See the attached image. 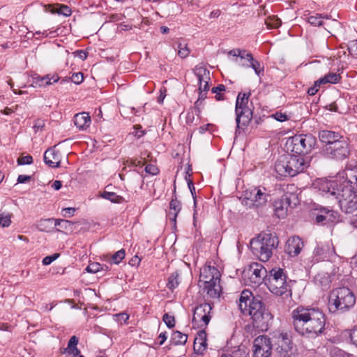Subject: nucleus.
<instances>
[{
    "mask_svg": "<svg viewBox=\"0 0 357 357\" xmlns=\"http://www.w3.org/2000/svg\"><path fill=\"white\" fill-rule=\"evenodd\" d=\"M167 335H166V332H163V333H161L158 338H157V341H158V344L159 345H162L163 344V343L165 342V340H167Z\"/></svg>",
    "mask_w": 357,
    "mask_h": 357,
    "instance_id": "nucleus-62",
    "label": "nucleus"
},
{
    "mask_svg": "<svg viewBox=\"0 0 357 357\" xmlns=\"http://www.w3.org/2000/svg\"><path fill=\"white\" fill-rule=\"evenodd\" d=\"M274 119L280 122L285 121L288 119L287 115L282 112H276L273 115Z\"/></svg>",
    "mask_w": 357,
    "mask_h": 357,
    "instance_id": "nucleus-55",
    "label": "nucleus"
},
{
    "mask_svg": "<svg viewBox=\"0 0 357 357\" xmlns=\"http://www.w3.org/2000/svg\"><path fill=\"white\" fill-rule=\"evenodd\" d=\"M349 52L357 56V40L351 41L348 47Z\"/></svg>",
    "mask_w": 357,
    "mask_h": 357,
    "instance_id": "nucleus-54",
    "label": "nucleus"
},
{
    "mask_svg": "<svg viewBox=\"0 0 357 357\" xmlns=\"http://www.w3.org/2000/svg\"><path fill=\"white\" fill-rule=\"evenodd\" d=\"M101 269H104L103 264H100V263L98 262L90 263L86 268V271L87 272L92 273H96L100 271Z\"/></svg>",
    "mask_w": 357,
    "mask_h": 357,
    "instance_id": "nucleus-41",
    "label": "nucleus"
},
{
    "mask_svg": "<svg viewBox=\"0 0 357 357\" xmlns=\"http://www.w3.org/2000/svg\"><path fill=\"white\" fill-rule=\"evenodd\" d=\"M355 303L356 296L354 293L347 287H341L334 289L331 294L328 308L333 313L337 311L344 312L352 307Z\"/></svg>",
    "mask_w": 357,
    "mask_h": 357,
    "instance_id": "nucleus-5",
    "label": "nucleus"
},
{
    "mask_svg": "<svg viewBox=\"0 0 357 357\" xmlns=\"http://www.w3.org/2000/svg\"><path fill=\"white\" fill-rule=\"evenodd\" d=\"M37 228L41 231L50 232L54 228V219L41 220L37 224Z\"/></svg>",
    "mask_w": 357,
    "mask_h": 357,
    "instance_id": "nucleus-26",
    "label": "nucleus"
},
{
    "mask_svg": "<svg viewBox=\"0 0 357 357\" xmlns=\"http://www.w3.org/2000/svg\"><path fill=\"white\" fill-rule=\"evenodd\" d=\"M31 177L26 175H19L17 178V182L20 183H25L31 180Z\"/></svg>",
    "mask_w": 357,
    "mask_h": 357,
    "instance_id": "nucleus-61",
    "label": "nucleus"
},
{
    "mask_svg": "<svg viewBox=\"0 0 357 357\" xmlns=\"http://www.w3.org/2000/svg\"><path fill=\"white\" fill-rule=\"evenodd\" d=\"M315 221L317 224H326V222H324V221L326 222V214L320 213V214L316 216Z\"/></svg>",
    "mask_w": 357,
    "mask_h": 357,
    "instance_id": "nucleus-59",
    "label": "nucleus"
},
{
    "mask_svg": "<svg viewBox=\"0 0 357 357\" xmlns=\"http://www.w3.org/2000/svg\"><path fill=\"white\" fill-rule=\"evenodd\" d=\"M195 73L198 79L199 84L206 80H210V71L204 67H197Z\"/></svg>",
    "mask_w": 357,
    "mask_h": 357,
    "instance_id": "nucleus-29",
    "label": "nucleus"
},
{
    "mask_svg": "<svg viewBox=\"0 0 357 357\" xmlns=\"http://www.w3.org/2000/svg\"><path fill=\"white\" fill-rule=\"evenodd\" d=\"M304 246L303 241L298 236L290 237L286 243L285 251L291 256L298 255Z\"/></svg>",
    "mask_w": 357,
    "mask_h": 357,
    "instance_id": "nucleus-21",
    "label": "nucleus"
},
{
    "mask_svg": "<svg viewBox=\"0 0 357 357\" xmlns=\"http://www.w3.org/2000/svg\"><path fill=\"white\" fill-rule=\"evenodd\" d=\"M179 283V275L177 272H174L169 275L168 278L167 287L169 289L173 291L175 288H176L178 286Z\"/></svg>",
    "mask_w": 357,
    "mask_h": 357,
    "instance_id": "nucleus-30",
    "label": "nucleus"
},
{
    "mask_svg": "<svg viewBox=\"0 0 357 357\" xmlns=\"http://www.w3.org/2000/svg\"><path fill=\"white\" fill-rule=\"evenodd\" d=\"M318 137L321 142L324 144L322 147H329L330 145L332 146L344 137L339 132L328 130L319 131Z\"/></svg>",
    "mask_w": 357,
    "mask_h": 357,
    "instance_id": "nucleus-20",
    "label": "nucleus"
},
{
    "mask_svg": "<svg viewBox=\"0 0 357 357\" xmlns=\"http://www.w3.org/2000/svg\"><path fill=\"white\" fill-rule=\"evenodd\" d=\"M78 342L79 340L75 335L72 336L68 341V347L65 350L68 351L73 348L77 347Z\"/></svg>",
    "mask_w": 357,
    "mask_h": 357,
    "instance_id": "nucleus-48",
    "label": "nucleus"
},
{
    "mask_svg": "<svg viewBox=\"0 0 357 357\" xmlns=\"http://www.w3.org/2000/svg\"><path fill=\"white\" fill-rule=\"evenodd\" d=\"M178 54L182 59L188 57L190 53V50L188 48V45L185 43H179L178 45Z\"/></svg>",
    "mask_w": 357,
    "mask_h": 357,
    "instance_id": "nucleus-39",
    "label": "nucleus"
},
{
    "mask_svg": "<svg viewBox=\"0 0 357 357\" xmlns=\"http://www.w3.org/2000/svg\"><path fill=\"white\" fill-rule=\"evenodd\" d=\"M341 79V76L340 74L336 73H328L325 75L324 77L319 79V82H321L323 84H336L340 82Z\"/></svg>",
    "mask_w": 357,
    "mask_h": 357,
    "instance_id": "nucleus-28",
    "label": "nucleus"
},
{
    "mask_svg": "<svg viewBox=\"0 0 357 357\" xmlns=\"http://www.w3.org/2000/svg\"><path fill=\"white\" fill-rule=\"evenodd\" d=\"M206 345L205 333L202 332L199 334V337L195 338L194 350L198 354L202 353L206 349Z\"/></svg>",
    "mask_w": 357,
    "mask_h": 357,
    "instance_id": "nucleus-24",
    "label": "nucleus"
},
{
    "mask_svg": "<svg viewBox=\"0 0 357 357\" xmlns=\"http://www.w3.org/2000/svg\"><path fill=\"white\" fill-rule=\"evenodd\" d=\"M145 171L146 173L150 174L151 175H156L159 172L158 169L153 165H148L145 167Z\"/></svg>",
    "mask_w": 357,
    "mask_h": 357,
    "instance_id": "nucleus-53",
    "label": "nucleus"
},
{
    "mask_svg": "<svg viewBox=\"0 0 357 357\" xmlns=\"http://www.w3.org/2000/svg\"><path fill=\"white\" fill-rule=\"evenodd\" d=\"M335 253V248L331 241L319 243L313 252V261H324Z\"/></svg>",
    "mask_w": 357,
    "mask_h": 357,
    "instance_id": "nucleus-16",
    "label": "nucleus"
},
{
    "mask_svg": "<svg viewBox=\"0 0 357 357\" xmlns=\"http://www.w3.org/2000/svg\"><path fill=\"white\" fill-rule=\"evenodd\" d=\"M172 339L175 344H185L188 340V335L176 331L173 333Z\"/></svg>",
    "mask_w": 357,
    "mask_h": 357,
    "instance_id": "nucleus-31",
    "label": "nucleus"
},
{
    "mask_svg": "<svg viewBox=\"0 0 357 357\" xmlns=\"http://www.w3.org/2000/svg\"><path fill=\"white\" fill-rule=\"evenodd\" d=\"M221 357H250L248 353L245 352V351H239V356L237 352L234 353L233 355L230 354H223Z\"/></svg>",
    "mask_w": 357,
    "mask_h": 357,
    "instance_id": "nucleus-56",
    "label": "nucleus"
},
{
    "mask_svg": "<svg viewBox=\"0 0 357 357\" xmlns=\"http://www.w3.org/2000/svg\"><path fill=\"white\" fill-rule=\"evenodd\" d=\"M322 18L328 19L327 15L325 17L321 15H312L308 17V22L314 26H324V22L322 21Z\"/></svg>",
    "mask_w": 357,
    "mask_h": 357,
    "instance_id": "nucleus-34",
    "label": "nucleus"
},
{
    "mask_svg": "<svg viewBox=\"0 0 357 357\" xmlns=\"http://www.w3.org/2000/svg\"><path fill=\"white\" fill-rule=\"evenodd\" d=\"M272 346V342L266 335L258 336L253 342V357H270Z\"/></svg>",
    "mask_w": 357,
    "mask_h": 357,
    "instance_id": "nucleus-12",
    "label": "nucleus"
},
{
    "mask_svg": "<svg viewBox=\"0 0 357 357\" xmlns=\"http://www.w3.org/2000/svg\"><path fill=\"white\" fill-rule=\"evenodd\" d=\"M181 203L177 199L176 195L172 199L169 203V209L167 212V217L171 222L174 224V227H176V218L178 214L181 211Z\"/></svg>",
    "mask_w": 357,
    "mask_h": 357,
    "instance_id": "nucleus-22",
    "label": "nucleus"
},
{
    "mask_svg": "<svg viewBox=\"0 0 357 357\" xmlns=\"http://www.w3.org/2000/svg\"><path fill=\"white\" fill-rule=\"evenodd\" d=\"M208 81L206 80L199 84V91H208L209 90Z\"/></svg>",
    "mask_w": 357,
    "mask_h": 357,
    "instance_id": "nucleus-60",
    "label": "nucleus"
},
{
    "mask_svg": "<svg viewBox=\"0 0 357 357\" xmlns=\"http://www.w3.org/2000/svg\"><path fill=\"white\" fill-rule=\"evenodd\" d=\"M59 257V254H58V253H55V254H54L53 255H51V256H47V257L43 258V264L45 265V266L49 265L52 261L56 260Z\"/></svg>",
    "mask_w": 357,
    "mask_h": 357,
    "instance_id": "nucleus-49",
    "label": "nucleus"
},
{
    "mask_svg": "<svg viewBox=\"0 0 357 357\" xmlns=\"http://www.w3.org/2000/svg\"><path fill=\"white\" fill-rule=\"evenodd\" d=\"M135 131L132 132V134L137 138H140L144 135L145 131L142 130V126L140 125L134 126Z\"/></svg>",
    "mask_w": 357,
    "mask_h": 357,
    "instance_id": "nucleus-52",
    "label": "nucleus"
},
{
    "mask_svg": "<svg viewBox=\"0 0 357 357\" xmlns=\"http://www.w3.org/2000/svg\"><path fill=\"white\" fill-rule=\"evenodd\" d=\"M91 120L87 112H81L75 115L74 123L79 130H86L89 127Z\"/></svg>",
    "mask_w": 357,
    "mask_h": 357,
    "instance_id": "nucleus-23",
    "label": "nucleus"
},
{
    "mask_svg": "<svg viewBox=\"0 0 357 357\" xmlns=\"http://www.w3.org/2000/svg\"><path fill=\"white\" fill-rule=\"evenodd\" d=\"M323 84L321 82H319V79L314 82L312 86L310 87L307 89V94L309 96H314L315 95L318 91L319 89Z\"/></svg>",
    "mask_w": 357,
    "mask_h": 357,
    "instance_id": "nucleus-44",
    "label": "nucleus"
},
{
    "mask_svg": "<svg viewBox=\"0 0 357 357\" xmlns=\"http://www.w3.org/2000/svg\"><path fill=\"white\" fill-rule=\"evenodd\" d=\"M55 147L49 148L44 153L45 163L52 168L59 167L61 161V154Z\"/></svg>",
    "mask_w": 357,
    "mask_h": 357,
    "instance_id": "nucleus-19",
    "label": "nucleus"
},
{
    "mask_svg": "<svg viewBox=\"0 0 357 357\" xmlns=\"http://www.w3.org/2000/svg\"><path fill=\"white\" fill-rule=\"evenodd\" d=\"M308 158L292 153L281 155L275 162V169L280 176H294L309 167Z\"/></svg>",
    "mask_w": 357,
    "mask_h": 357,
    "instance_id": "nucleus-3",
    "label": "nucleus"
},
{
    "mask_svg": "<svg viewBox=\"0 0 357 357\" xmlns=\"http://www.w3.org/2000/svg\"><path fill=\"white\" fill-rule=\"evenodd\" d=\"M250 95V92L239 93L237 96L235 112L236 115V127L238 129L248 126L252 119V110L248 105Z\"/></svg>",
    "mask_w": 357,
    "mask_h": 357,
    "instance_id": "nucleus-9",
    "label": "nucleus"
},
{
    "mask_svg": "<svg viewBox=\"0 0 357 357\" xmlns=\"http://www.w3.org/2000/svg\"><path fill=\"white\" fill-rule=\"evenodd\" d=\"M72 225V222L67 220H63V219H54V227H59L60 229H57V231H61L62 229H66L68 227H70Z\"/></svg>",
    "mask_w": 357,
    "mask_h": 357,
    "instance_id": "nucleus-40",
    "label": "nucleus"
},
{
    "mask_svg": "<svg viewBox=\"0 0 357 357\" xmlns=\"http://www.w3.org/2000/svg\"><path fill=\"white\" fill-rule=\"evenodd\" d=\"M226 87L224 84H218L217 86L213 87L211 91L213 93H215V99L218 101L224 100V96L221 92L225 91Z\"/></svg>",
    "mask_w": 357,
    "mask_h": 357,
    "instance_id": "nucleus-38",
    "label": "nucleus"
},
{
    "mask_svg": "<svg viewBox=\"0 0 357 357\" xmlns=\"http://www.w3.org/2000/svg\"><path fill=\"white\" fill-rule=\"evenodd\" d=\"M278 238L275 236L262 232L250 241V250L260 261L266 262L273 255V250L278 247Z\"/></svg>",
    "mask_w": 357,
    "mask_h": 357,
    "instance_id": "nucleus-4",
    "label": "nucleus"
},
{
    "mask_svg": "<svg viewBox=\"0 0 357 357\" xmlns=\"http://www.w3.org/2000/svg\"><path fill=\"white\" fill-rule=\"evenodd\" d=\"M58 13L64 16H70L71 15V10L68 6L61 5Z\"/></svg>",
    "mask_w": 357,
    "mask_h": 357,
    "instance_id": "nucleus-50",
    "label": "nucleus"
},
{
    "mask_svg": "<svg viewBox=\"0 0 357 357\" xmlns=\"http://www.w3.org/2000/svg\"><path fill=\"white\" fill-rule=\"evenodd\" d=\"M295 331L303 336L314 338L324 332L326 317L318 307L298 306L291 313Z\"/></svg>",
    "mask_w": 357,
    "mask_h": 357,
    "instance_id": "nucleus-1",
    "label": "nucleus"
},
{
    "mask_svg": "<svg viewBox=\"0 0 357 357\" xmlns=\"http://www.w3.org/2000/svg\"><path fill=\"white\" fill-rule=\"evenodd\" d=\"M266 24L267 26L276 29L281 25V20L277 16H270L266 20Z\"/></svg>",
    "mask_w": 357,
    "mask_h": 357,
    "instance_id": "nucleus-35",
    "label": "nucleus"
},
{
    "mask_svg": "<svg viewBox=\"0 0 357 357\" xmlns=\"http://www.w3.org/2000/svg\"><path fill=\"white\" fill-rule=\"evenodd\" d=\"M317 209L319 210L320 213L326 214V222L333 223L338 221L340 218L338 212L322 206Z\"/></svg>",
    "mask_w": 357,
    "mask_h": 357,
    "instance_id": "nucleus-25",
    "label": "nucleus"
},
{
    "mask_svg": "<svg viewBox=\"0 0 357 357\" xmlns=\"http://www.w3.org/2000/svg\"><path fill=\"white\" fill-rule=\"evenodd\" d=\"M162 320L169 328L174 327L175 319L174 316H171L167 313H165L162 317Z\"/></svg>",
    "mask_w": 357,
    "mask_h": 357,
    "instance_id": "nucleus-43",
    "label": "nucleus"
},
{
    "mask_svg": "<svg viewBox=\"0 0 357 357\" xmlns=\"http://www.w3.org/2000/svg\"><path fill=\"white\" fill-rule=\"evenodd\" d=\"M61 186H62V183L61 181H59V180L54 181L52 184V188L56 190H60Z\"/></svg>",
    "mask_w": 357,
    "mask_h": 357,
    "instance_id": "nucleus-64",
    "label": "nucleus"
},
{
    "mask_svg": "<svg viewBox=\"0 0 357 357\" xmlns=\"http://www.w3.org/2000/svg\"><path fill=\"white\" fill-rule=\"evenodd\" d=\"M220 273L219 270L211 265H205L200 272V282L204 283V288L207 290V294L213 298L220 297L222 288L220 284Z\"/></svg>",
    "mask_w": 357,
    "mask_h": 357,
    "instance_id": "nucleus-7",
    "label": "nucleus"
},
{
    "mask_svg": "<svg viewBox=\"0 0 357 357\" xmlns=\"http://www.w3.org/2000/svg\"><path fill=\"white\" fill-rule=\"evenodd\" d=\"M294 195H284L281 198L276 199L273 204L274 212L278 218H283L287 214L288 208L291 206V198Z\"/></svg>",
    "mask_w": 357,
    "mask_h": 357,
    "instance_id": "nucleus-17",
    "label": "nucleus"
},
{
    "mask_svg": "<svg viewBox=\"0 0 357 357\" xmlns=\"http://www.w3.org/2000/svg\"><path fill=\"white\" fill-rule=\"evenodd\" d=\"M268 197V195L262 192L261 189L255 190L253 192H250L249 197L246 193L242 204L249 208L259 207L266 203Z\"/></svg>",
    "mask_w": 357,
    "mask_h": 357,
    "instance_id": "nucleus-15",
    "label": "nucleus"
},
{
    "mask_svg": "<svg viewBox=\"0 0 357 357\" xmlns=\"http://www.w3.org/2000/svg\"><path fill=\"white\" fill-rule=\"evenodd\" d=\"M269 291L276 296L289 298L291 296V287L287 282V276L284 270L280 268H272L265 280Z\"/></svg>",
    "mask_w": 357,
    "mask_h": 357,
    "instance_id": "nucleus-6",
    "label": "nucleus"
},
{
    "mask_svg": "<svg viewBox=\"0 0 357 357\" xmlns=\"http://www.w3.org/2000/svg\"><path fill=\"white\" fill-rule=\"evenodd\" d=\"M17 162L19 165H31L33 163V158L30 155L22 156L17 159Z\"/></svg>",
    "mask_w": 357,
    "mask_h": 357,
    "instance_id": "nucleus-45",
    "label": "nucleus"
},
{
    "mask_svg": "<svg viewBox=\"0 0 357 357\" xmlns=\"http://www.w3.org/2000/svg\"><path fill=\"white\" fill-rule=\"evenodd\" d=\"M349 337L352 343L357 347V328L351 331Z\"/></svg>",
    "mask_w": 357,
    "mask_h": 357,
    "instance_id": "nucleus-57",
    "label": "nucleus"
},
{
    "mask_svg": "<svg viewBox=\"0 0 357 357\" xmlns=\"http://www.w3.org/2000/svg\"><path fill=\"white\" fill-rule=\"evenodd\" d=\"M212 306L208 303H204L197 306L192 316V323L197 324L199 327L206 326L211 319Z\"/></svg>",
    "mask_w": 357,
    "mask_h": 357,
    "instance_id": "nucleus-14",
    "label": "nucleus"
},
{
    "mask_svg": "<svg viewBox=\"0 0 357 357\" xmlns=\"http://www.w3.org/2000/svg\"><path fill=\"white\" fill-rule=\"evenodd\" d=\"M316 143L317 139L312 135H297L288 139L286 147L292 153L305 156L311 152Z\"/></svg>",
    "mask_w": 357,
    "mask_h": 357,
    "instance_id": "nucleus-8",
    "label": "nucleus"
},
{
    "mask_svg": "<svg viewBox=\"0 0 357 357\" xmlns=\"http://www.w3.org/2000/svg\"><path fill=\"white\" fill-rule=\"evenodd\" d=\"M238 307L243 314L251 316L254 328L261 331L268 329L272 316L266 310L261 298L253 297L251 291L244 290L239 298Z\"/></svg>",
    "mask_w": 357,
    "mask_h": 357,
    "instance_id": "nucleus-2",
    "label": "nucleus"
},
{
    "mask_svg": "<svg viewBox=\"0 0 357 357\" xmlns=\"http://www.w3.org/2000/svg\"><path fill=\"white\" fill-rule=\"evenodd\" d=\"M195 121V113L193 111L188 112L186 115L185 121L186 123L190 125L194 123Z\"/></svg>",
    "mask_w": 357,
    "mask_h": 357,
    "instance_id": "nucleus-58",
    "label": "nucleus"
},
{
    "mask_svg": "<svg viewBox=\"0 0 357 357\" xmlns=\"http://www.w3.org/2000/svg\"><path fill=\"white\" fill-rule=\"evenodd\" d=\"M144 155H145V153L143 154L142 153L141 157H140L139 160H138V159H130V160H126V165L128 167H142L146 163V158L144 157Z\"/></svg>",
    "mask_w": 357,
    "mask_h": 357,
    "instance_id": "nucleus-33",
    "label": "nucleus"
},
{
    "mask_svg": "<svg viewBox=\"0 0 357 357\" xmlns=\"http://www.w3.org/2000/svg\"><path fill=\"white\" fill-rule=\"evenodd\" d=\"M116 321L120 324H125L129 319V315L126 313H119L114 315Z\"/></svg>",
    "mask_w": 357,
    "mask_h": 357,
    "instance_id": "nucleus-46",
    "label": "nucleus"
},
{
    "mask_svg": "<svg viewBox=\"0 0 357 357\" xmlns=\"http://www.w3.org/2000/svg\"><path fill=\"white\" fill-rule=\"evenodd\" d=\"M206 93H207V91H199V98H198L197 100L195 102V109L198 113L201 112L200 107L202 105V100H204L206 98Z\"/></svg>",
    "mask_w": 357,
    "mask_h": 357,
    "instance_id": "nucleus-42",
    "label": "nucleus"
},
{
    "mask_svg": "<svg viewBox=\"0 0 357 357\" xmlns=\"http://www.w3.org/2000/svg\"><path fill=\"white\" fill-rule=\"evenodd\" d=\"M276 357H296V349L286 333H280L275 336Z\"/></svg>",
    "mask_w": 357,
    "mask_h": 357,
    "instance_id": "nucleus-11",
    "label": "nucleus"
},
{
    "mask_svg": "<svg viewBox=\"0 0 357 357\" xmlns=\"http://www.w3.org/2000/svg\"><path fill=\"white\" fill-rule=\"evenodd\" d=\"M101 197L105 199L111 201L113 203H121L123 200L122 197L112 192L103 191L101 193Z\"/></svg>",
    "mask_w": 357,
    "mask_h": 357,
    "instance_id": "nucleus-32",
    "label": "nucleus"
},
{
    "mask_svg": "<svg viewBox=\"0 0 357 357\" xmlns=\"http://www.w3.org/2000/svg\"><path fill=\"white\" fill-rule=\"evenodd\" d=\"M70 79L73 82L79 84L82 83L84 79L83 74L82 73H73Z\"/></svg>",
    "mask_w": 357,
    "mask_h": 357,
    "instance_id": "nucleus-47",
    "label": "nucleus"
},
{
    "mask_svg": "<svg viewBox=\"0 0 357 357\" xmlns=\"http://www.w3.org/2000/svg\"><path fill=\"white\" fill-rule=\"evenodd\" d=\"M13 215L11 213L1 212L0 213V225L2 227H7L11 223V217Z\"/></svg>",
    "mask_w": 357,
    "mask_h": 357,
    "instance_id": "nucleus-36",
    "label": "nucleus"
},
{
    "mask_svg": "<svg viewBox=\"0 0 357 357\" xmlns=\"http://www.w3.org/2000/svg\"><path fill=\"white\" fill-rule=\"evenodd\" d=\"M45 125V120L38 119L35 121L33 128L35 130L36 132H37L39 130H42L44 128Z\"/></svg>",
    "mask_w": 357,
    "mask_h": 357,
    "instance_id": "nucleus-51",
    "label": "nucleus"
},
{
    "mask_svg": "<svg viewBox=\"0 0 357 357\" xmlns=\"http://www.w3.org/2000/svg\"><path fill=\"white\" fill-rule=\"evenodd\" d=\"M322 154L327 158L335 160H343L349 158L350 147L347 140L342 137L337 142L329 147H322Z\"/></svg>",
    "mask_w": 357,
    "mask_h": 357,
    "instance_id": "nucleus-10",
    "label": "nucleus"
},
{
    "mask_svg": "<svg viewBox=\"0 0 357 357\" xmlns=\"http://www.w3.org/2000/svg\"><path fill=\"white\" fill-rule=\"evenodd\" d=\"M63 211L65 212V213L63 214L64 217H71L74 215L75 208H66L63 209Z\"/></svg>",
    "mask_w": 357,
    "mask_h": 357,
    "instance_id": "nucleus-63",
    "label": "nucleus"
},
{
    "mask_svg": "<svg viewBox=\"0 0 357 357\" xmlns=\"http://www.w3.org/2000/svg\"><path fill=\"white\" fill-rule=\"evenodd\" d=\"M126 256V252L124 249H121L120 250L116 252L114 255H112L110 257V260L112 263L115 264H119Z\"/></svg>",
    "mask_w": 357,
    "mask_h": 357,
    "instance_id": "nucleus-37",
    "label": "nucleus"
},
{
    "mask_svg": "<svg viewBox=\"0 0 357 357\" xmlns=\"http://www.w3.org/2000/svg\"><path fill=\"white\" fill-rule=\"evenodd\" d=\"M245 275H248L250 282L258 286L262 282H265L266 279L268 278L266 269L259 263H252L249 265L248 268L244 271Z\"/></svg>",
    "mask_w": 357,
    "mask_h": 357,
    "instance_id": "nucleus-13",
    "label": "nucleus"
},
{
    "mask_svg": "<svg viewBox=\"0 0 357 357\" xmlns=\"http://www.w3.org/2000/svg\"><path fill=\"white\" fill-rule=\"evenodd\" d=\"M246 59L250 63V66L255 70V73L260 76L264 73V67L261 66V63L256 59H255L251 53L246 54Z\"/></svg>",
    "mask_w": 357,
    "mask_h": 357,
    "instance_id": "nucleus-27",
    "label": "nucleus"
},
{
    "mask_svg": "<svg viewBox=\"0 0 357 357\" xmlns=\"http://www.w3.org/2000/svg\"><path fill=\"white\" fill-rule=\"evenodd\" d=\"M59 79L60 77L57 74H47L46 75L41 76L35 73L31 76V86L35 88L45 87L57 82Z\"/></svg>",
    "mask_w": 357,
    "mask_h": 357,
    "instance_id": "nucleus-18",
    "label": "nucleus"
}]
</instances>
